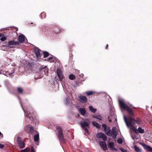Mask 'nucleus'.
I'll list each match as a JSON object with an SVG mask.
<instances>
[{"label": "nucleus", "instance_id": "1", "mask_svg": "<svg viewBox=\"0 0 152 152\" xmlns=\"http://www.w3.org/2000/svg\"><path fill=\"white\" fill-rule=\"evenodd\" d=\"M124 117L127 127L134 130L135 128L134 125L135 122V120L132 117L129 116V120H128L127 118L124 115Z\"/></svg>", "mask_w": 152, "mask_h": 152}, {"label": "nucleus", "instance_id": "2", "mask_svg": "<svg viewBox=\"0 0 152 152\" xmlns=\"http://www.w3.org/2000/svg\"><path fill=\"white\" fill-rule=\"evenodd\" d=\"M119 102L121 111H122V110H127L131 116H133V115L134 113L132 109L129 108L128 106L123 101L119 100Z\"/></svg>", "mask_w": 152, "mask_h": 152}, {"label": "nucleus", "instance_id": "3", "mask_svg": "<svg viewBox=\"0 0 152 152\" xmlns=\"http://www.w3.org/2000/svg\"><path fill=\"white\" fill-rule=\"evenodd\" d=\"M90 122L89 121L86 122L84 121L79 123V124L81 126L83 129L85 130L87 134H89L90 133L88 128H90Z\"/></svg>", "mask_w": 152, "mask_h": 152}, {"label": "nucleus", "instance_id": "4", "mask_svg": "<svg viewBox=\"0 0 152 152\" xmlns=\"http://www.w3.org/2000/svg\"><path fill=\"white\" fill-rule=\"evenodd\" d=\"M57 129L58 134V139L60 141L62 142H65V140L64 138V134L62 133V129L61 127L59 126H57Z\"/></svg>", "mask_w": 152, "mask_h": 152}, {"label": "nucleus", "instance_id": "5", "mask_svg": "<svg viewBox=\"0 0 152 152\" xmlns=\"http://www.w3.org/2000/svg\"><path fill=\"white\" fill-rule=\"evenodd\" d=\"M25 115L26 116L28 117L31 121H33L34 122L35 121V120L37 121L36 118L34 117V115L33 113H31V112L27 111V113H25Z\"/></svg>", "mask_w": 152, "mask_h": 152}, {"label": "nucleus", "instance_id": "6", "mask_svg": "<svg viewBox=\"0 0 152 152\" xmlns=\"http://www.w3.org/2000/svg\"><path fill=\"white\" fill-rule=\"evenodd\" d=\"M57 75L60 81L63 82L64 79L63 75L62 74L60 69H57Z\"/></svg>", "mask_w": 152, "mask_h": 152}, {"label": "nucleus", "instance_id": "7", "mask_svg": "<svg viewBox=\"0 0 152 152\" xmlns=\"http://www.w3.org/2000/svg\"><path fill=\"white\" fill-rule=\"evenodd\" d=\"M102 126L104 128V129L105 132L106 134L109 136H111V133L110 130L109 128H107L106 125L103 124Z\"/></svg>", "mask_w": 152, "mask_h": 152}, {"label": "nucleus", "instance_id": "8", "mask_svg": "<svg viewBox=\"0 0 152 152\" xmlns=\"http://www.w3.org/2000/svg\"><path fill=\"white\" fill-rule=\"evenodd\" d=\"M78 100L82 103H86L87 102V99L85 96L80 95L78 97Z\"/></svg>", "mask_w": 152, "mask_h": 152}, {"label": "nucleus", "instance_id": "9", "mask_svg": "<svg viewBox=\"0 0 152 152\" xmlns=\"http://www.w3.org/2000/svg\"><path fill=\"white\" fill-rule=\"evenodd\" d=\"M35 53L36 55V56L37 57V61H39L41 58L40 51L39 49H36L35 50Z\"/></svg>", "mask_w": 152, "mask_h": 152}, {"label": "nucleus", "instance_id": "10", "mask_svg": "<svg viewBox=\"0 0 152 152\" xmlns=\"http://www.w3.org/2000/svg\"><path fill=\"white\" fill-rule=\"evenodd\" d=\"M96 136L98 138H102L104 141L107 140V137L103 133H99L97 134Z\"/></svg>", "mask_w": 152, "mask_h": 152}, {"label": "nucleus", "instance_id": "11", "mask_svg": "<svg viewBox=\"0 0 152 152\" xmlns=\"http://www.w3.org/2000/svg\"><path fill=\"white\" fill-rule=\"evenodd\" d=\"M19 44V42L18 41H16L15 40H11L10 41L8 42V45H18Z\"/></svg>", "mask_w": 152, "mask_h": 152}, {"label": "nucleus", "instance_id": "12", "mask_svg": "<svg viewBox=\"0 0 152 152\" xmlns=\"http://www.w3.org/2000/svg\"><path fill=\"white\" fill-rule=\"evenodd\" d=\"M134 131L137 134H143L144 132V129H142L141 127H139L138 129L135 128L134 129Z\"/></svg>", "mask_w": 152, "mask_h": 152}, {"label": "nucleus", "instance_id": "13", "mask_svg": "<svg viewBox=\"0 0 152 152\" xmlns=\"http://www.w3.org/2000/svg\"><path fill=\"white\" fill-rule=\"evenodd\" d=\"M100 146L102 148V149L104 151L107 150V148L105 143L103 141H99V142Z\"/></svg>", "mask_w": 152, "mask_h": 152}, {"label": "nucleus", "instance_id": "14", "mask_svg": "<svg viewBox=\"0 0 152 152\" xmlns=\"http://www.w3.org/2000/svg\"><path fill=\"white\" fill-rule=\"evenodd\" d=\"M25 36L23 34L20 35L18 37V42L19 43H23L25 41Z\"/></svg>", "mask_w": 152, "mask_h": 152}, {"label": "nucleus", "instance_id": "15", "mask_svg": "<svg viewBox=\"0 0 152 152\" xmlns=\"http://www.w3.org/2000/svg\"><path fill=\"white\" fill-rule=\"evenodd\" d=\"M41 71L42 72H44V74L46 75H48V70L47 69V66H42L41 68Z\"/></svg>", "mask_w": 152, "mask_h": 152}, {"label": "nucleus", "instance_id": "16", "mask_svg": "<svg viewBox=\"0 0 152 152\" xmlns=\"http://www.w3.org/2000/svg\"><path fill=\"white\" fill-rule=\"evenodd\" d=\"M108 145L109 147L112 150L115 151L117 150V149L114 147V144L113 142H110L108 143Z\"/></svg>", "mask_w": 152, "mask_h": 152}, {"label": "nucleus", "instance_id": "17", "mask_svg": "<svg viewBox=\"0 0 152 152\" xmlns=\"http://www.w3.org/2000/svg\"><path fill=\"white\" fill-rule=\"evenodd\" d=\"M143 146L144 148L147 151L150 152L152 151V148L151 146L147 145L145 144H144Z\"/></svg>", "mask_w": 152, "mask_h": 152}, {"label": "nucleus", "instance_id": "18", "mask_svg": "<svg viewBox=\"0 0 152 152\" xmlns=\"http://www.w3.org/2000/svg\"><path fill=\"white\" fill-rule=\"evenodd\" d=\"M78 110L82 115L83 116L84 115L86 112V111L84 108H78Z\"/></svg>", "mask_w": 152, "mask_h": 152}, {"label": "nucleus", "instance_id": "19", "mask_svg": "<svg viewBox=\"0 0 152 152\" xmlns=\"http://www.w3.org/2000/svg\"><path fill=\"white\" fill-rule=\"evenodd\" d=\"M92 124L93 125L96 127L97 128L99 129L100 125L99 124L95 121H94L92 122Z\"/></svg>", "mask_w": 152, "mask_h": 152}, {"label": "nucleus", "instance_id": "20", "mask_svg": "<svg viewBox=\"0 0 152 152\" xmlns=\"http://www.w3.org/2000/svg\"><path fill=\"white\" fill-rule=\"evenodd\" d=\"M88 109L90 111L93 113H95L96 112L97 109L96 108H94L93 107L91 106H90L88 107Z\"/></svg>", "mask_w": 152, "mask_h": 152}, {"label": "nucleus", "instance_id": "21", "mask_svg": "<svg viewBox=\"0 0 152 152\" xmlns=\"http://www.w3.org/2000/svg\"><path fill=\"white\" fill-rule=\"evenodd\" d=\"M39 139V134H37L35 135L34 137V140L35 142H37Z\"/></svg>", "mask_w": 152, "mask_h": 152}, {"label": "nucleus", "instance_id": "22", "mask_svg": "<svg viewBox=\"0 0 152 152\" xmlns=\"http://www.w3.org/2000/svg\"><path fill=\"white\" fill-rule=\"evenodd\" d=\"M93 117L97 118L98 119L100 120H102V118L101 116L100 115H94L93 116Z\"/></svg>", "mask_w": 152, "mask_h": 152}, {"label": "nucleus", "instance_id": "23", "mask_svg": "<svg viewBox=\"0 0 152 152\" xmlns=\"http://www.w3.org/2000/svg\"><path fill=\"white\" fill-rule=\"evenodd\" d=\"M29 132L31 134L33 133L34 132V129L33 127L30 126L29 127Z\"/></svg>", "mask_w": 152, "mask_h": 152}, {"label": "nucleus", "instance_id": "24", "mask_svg": "<svg viewBox=\"0 0 152 152\" xmlns=\"http://www.w3.org/2000/svg\"><path fill=\"white\" fill-rule=\"evenodd\" d=\"M18 144L19 145L20 148L21 149L24 148L25 146V144L23 142H22L20 143H19Z\"/></svg>", "mask_w": 152, "mask_h": 152}, {"label": "nucleus", "instance_id": "25", "mask_svg": "<svg viewBox=\"0 0 152 152\" xmlns=\"http://www.w3.org/2000/svg\"><path fill=\"white\" fill-rule=\"evenodd\" d=\"M70 99L68 97H66V98L65 101V103L66 104H68L69 103Z\"/></svg>", "mask_w": 152, "mask_h": 152}, {"label": "nucleus", "instance_id": "26", "mask_svg": "<svg viewBox=\"0 0 152 152\" xmlns=\"http://www.w3.org/2000/svg\"><path fill=\"white\" fill-rule=\"evenodd\" d=\"M134 149L135 151L137 152H141V150L137 146L134 145Z\"/></svg>", "mask_w": 152, "mask_h": 152}, {"label": "nucleus", "instance_id": "27", "mask_svg": "<svg viewBox=\"0 0 152 152\" xmlns=\"http://www.w3.org/2000/svg\"><path fill=\"white\" fill-rule=\"evenodd\" d=\"M69 78L71 80H73L75 78V76L73 74H70L69 75Z\"/></svg>", "mask_w": 152, "mask_h": 152}, {"label": "nucleus", "instance_id": "28", "mask_svg": "<svg viewBox=\"0 0 152 152\" xmlns=\"http://www.w3.org/2000/svg\"><path fill=\"white\" fill-rule=\"evenodd\" d=\"M30 151V148H27L24 149L22 150L21 151V152H29Z\"/></svg>", "mask_w": 152, "mask_h": 152}, {"label": "nucleus", "instance_id": "29", "mask_svg": "<svg viewBox=\"0 0 152 152\" xmlns=\"http://www.w3.org/2000/svg\"><path fill=\"white\" fill-rule=\"evenodd\" d=\"M17 141L18 144L23 142L21 138L19 137H17Z\"/></svg>", "mask_w": 152, "mask_h": 152}, {"label": "nucleus", "instance_id": "30", "mask_svg": "<svg viewBox=\"0 0 152 152\" xmlns=\"http://www.w3.org/2000/svg\"><path fill=\"white\" fill-rule=\"evenodd\" d=\"M87 96H89L91 95L93 93V91H86L85 92Z\"/></svg>", "mask_w": 152, "mask_h": 152}, {"label": "nucleus", "instance_id": "31", "mask_svg": "<svg viewBox=\"0 0 152 152\" xmlns=\"http://www.w3.org/2000/svg\"><path fill=\"white\" fill-rule=\"evenodd\" d=\"M44 57V58H46L49 56L48 53L46 51H44L43 52Z\"/></svg>", "mask_w": 152, "mask_h": 152}, {"label": "nucleus", "instance_id": "32", "mask_svg": "<svg viewBox=\"0 0 152 152\" xmlns=\"http://www.w3.org/2000/svg\"><path fill=\"white\" fill-rule=\"evenodd\" d=\"M17 91L19 93H22L23 92V90L20 88H17Z\"/></svg>", "mask_w": 152, "mask_h": 152}, {"label": "nucleus", "instance_id": "33", "mask_svg": "<svg viewBox=\"0 0 152 152\" xmlns=\"http://www.w3.org/2000/svg\"><path fill=\"white\" fill-rule=\"evenodd\" d=\"M117 142L118 143L121 144L123 142L121 138H119Z\"/></svg>", "mask_w": 152, "mask_h": 152}, {"label": "nucleus", "instance_id": "34", "mask_svg": "<svg viewBox=\"0 0 152 152\" xmlns=\"http://www.w3.org/2000/svg\"><path fill=\"white\" fill-rule=\"evenodd\" d=\"M7 39V38L6 37H4L1 38L0 40L2 41H5Z\"/></svg>", "mask_w": 152, "mask_h": 152}, {"label": "nucleus", "instance_id": "35", "mask_svg": "<svg viewBox=\"0 0 152 152\" xmlns=\"http://www.w3.org/2000/svg\"><path fill=\"white\" fill-rule=\"evenodd\" d=\"M41 16L42 18H45V17L46 15L45 13L43 12L41 14Z\"/></svg>", "mask_w": 152, "mask_h": 152}, {"label": "nucleus", "instance_id": "36", "mask_svg": "<svg viewBox=\"0 0 152 152\" xmlns=\"http://www.w3.org/2000/svg\"><path fill=\"white\" fill-rule=\"evenodd\" d=\"M15 72V70L14 69H13V70H12V72H10V73H8V75H9V76H10L12 74H13Z\"/></svg>", "mask_w": 152, "mask_h": 152}, {"label": "nucleus", "instance_id": "37", "mask_svg": "<svg viewBox=\"0 0 152 152\" xmlns=\"http://www.w3.org/2000/svg\"><path fill=\"white\" fill-rule=\"evenodd\" d=\"M120 150L122 152H127L126 150H125L123 148H120Z\"/></svg>", "mask_w": 152, "mask_h": 152}, {"label": "nucleus", "instance_id": "38", "mask_svg": "<svg viewBox=\"0 0 152 152\" xmlns=\"http://www.w3.org/2000/svg\"><path fill=\"white\" fill-rule=\"evenodd\" d=\"M31 152H35V151L34 150V147L33 146L31 147Z\"/></svg>", "mask_w": 152, "mask_h": 152}, {"label": "nucleus", "instance_id": "39", "mask_svg": "<svg viewBox=\"0 0 152 152\" xmlns=\"http://www.w3.org/2000/svg\"><path fill=\"white\" fill-rule=\"evenodd\" d=\"M135 123H136L137 124H140V121L138 119H137V120H135Z\"/></svg>", "mask_w": 152, "mask_h": 152}, {"label": "nucleus", "instance_id": "40", "mask_svg": "<svg viewBox=\"0 0 152 152\" xmlns=\"http://www.w3.org/2000/svg\"><path fill=\"white\" fill-rule=\"evenodd\" d=\"M132 138L134 140L135 138H136V136L135 135H134V136H132Z\"/></svg>", "mask_w": 152, "mask_h": 152}, {"label": "nucleus", "instance_id": "41", "mask_svg": "<svg viewBox=\"0 0 152 152\" xmlns=\"http://www.w3.org/2000/svg\"><path fill=\"white\" fill-rule=\"evenodd\" d=\"M4 147V146L3 145L0 144V148H2Z\"/></svg>", "mask_w": 152, "mask_h": 152}, {"label": "nucleus", "instance_id": "42", "mask_svg": "<svg viewBox=\"0 0 152 152\" xmlns=\"http://www.w3.org/2000/svg\"><path fill=\"white\" fill-rule=\"evenodd\" d=\"M53 58V57H49L48 58V59H47V60H51V59H52Z\"/></svg>", "mask_w": 152, "mask_h": 152}, {"label": "nucleus", "instance_id": "43", "mask_svg": "<svg viewBox=\"0 0 152 152\" xmlns=\"http://www.w3.org/2000/svg\"><path fill=\"white\" fill-rule=\"evenodd\" d=\"M2 34H0V37H1L2 36Z\"/></svg>", "mask_w": 152, "mask_h": 152}, {"label": "nucleus", "instance_id": "44", "mask_svg": "<svg viewBox=\"0 0 152 152\" xmlns=\"http://www.w3.org/2000/svg\"><path fill=\"white\" fill-rule=\"evenodd\" d=\"M109 122H110L111 121V120L110 119L109 120Z\"/></svg>", "mask_w": 152, "mask_h": 152}, {"label": "nucleus", "instance_id": "45", "mask_svg": "<svg viewBox=\"0 0 152 152\" xmlns=\"http://www.w3.org/2000/svg\"><path fill=\"white\" fill-rule=\"evenodd\" d=\"M1 72H0V74H1Z\"/></svg>", "mask_w": 152, "mask_h": 152}, {"label": "nucleus", "instance_id": "46", "mask_svg": "<svg viewBox=\"0 0 152 152\" xmlns=\"http://www.w3.org/2000/svg\"><path fill=\"white\" fill-rule=\"evenodd\" d=\"M108 46V45H107V46Z\"/></svg>", "mask_w": 152, "mask_h": 152}]
</instances>
